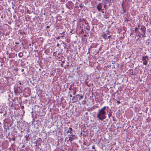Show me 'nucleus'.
Instances as JSON below:
<instances>
[{
	"instance_id": "473e14b6",
	"label": "nucleus",
	"mask_w": 151,
	"mask_h": 151,
	"mask_svg": "<svg viewBox=\"0 0 151 151\" xmlns=\"http://www.w3.org/2000/svg\"><path fill=\"white\" fill-rule=\"evenodd\" d=\"M15 44L17 45H19V42H15Z\"/></svg>"
},
{
	"instance_id": "b1692460",
	"label": "nucleus",
	"mask_w": 151,
	"mask_h": 151,
	"mask_svg": "<svg viewBox=\"0 0 151 151\" xmlns=\"http://www.w3.org/2000/svg\"><path fill=\"white\" fill-rule=\"evenodd\" d=\"M63 42V44L65 45V46H66L67 45V43H65L64 42Z\"/></svg>"
},
{
	"instance_id": "774afa93",
	"label": "nucleus",
	"mask_w": 151,
	"mask_h": 151,
	"mask_svg": "<svg viewBox=\"0 0 151 151\" xmlns=\"http://www.w3.org/2000/svg\"><path fill=\"white\" fill-rule=\"evenodd\" d=\"M94 151H96V150H94Z\"/></svg>"
},
{
	"instance_id": "69168bd1",
	"label": "nucleus",
	"mask_w": 151,
	"mask_h": 151,
	"mask_svg": "<svg viewBox=\"0 0 151 151\" xmlns=\"http://www.w3.org/2000/svg\"><path fill=\"white\" fill-rule=\"evenodd\" d=\"M76 8H77V6H76Z\"/></svg>"
},
{
	"instance_id": "412c9836",
	"label": "nucleus",
	"mask_w": 151,
	"mask_h": 151,
	"mask_svg": "<svg viewBox=\"0 0 151 151\" xmlns=\"http://www.w3.org/2000/svg\"><path fill=\"white\" fill-rule=\"evenodd\" d=\"M145 34H143L142 33V34H140V35H142V37H146V36L145 35Z\"/></svg>"
},
{
	"instance_id": "a878e982",
	"label": "nucleus",
	"mask_w": 151,
	"mask_h": 151,
	"mask_svg": "<svg viewBox=\"0 0 151 151\" xmlns=\"http://www.w3.org/2000/svg\"><path fill=\"white\" fill-rule=\"evenodd\" d=\"M14 70H15L16 72H17L18 70V68H15L14 69Z\"/></svg>"
},
{
	"instance_id": "dca6fc26",
	"label": "nucleus",
	"mask_w": 151,
	"mask_h": 151,
	"mask_svg": "<svg viewBox=\"0 0 151 151\" xmlns=\"http://www.w3.org/2000/svg\"><path fill=\"white\" fill-rule=\"evenodd\" d=\"M29 134H28V135H25V138H26V139L27 141L28 140V138L29 137Z\"/></svg>"
},
{
	"instance_id": "a18cd8bd",
	"label": "nucleus",
	"mask_w": 151,
	"mask_h": 151,
	"mask_svg": "<svg viewBox=\"0 0 151 151\" xmlns=\"http://www.w3.org/2000/svg\"><path fill=\"white\" fill-rule=\"evenodd\" d=\"M65 60H63V62H62V63H65Z\"/></svg>"
},
{
	"instance_id": "f704fd0d",
	"label": "nucleus",
	"mask_w": 151,
	"mask_h": 151,
	"mask_svg": "<svg viewBox=\"0 0 151 151\" xmlns=\"http://www.w3.org/2000/svg\"><path fill=\"white\" fill-rule=\"evenodd\" d=\"M64 49H67V51H68V48L66 47V46H64Z\"/></svg>"
},
{
	"instance_id": "e433bc0d",
	"label": "nucleus",
	"mask_w": 151,
	"mask_h": 151,
	"mask_svg": "<svg viewBox=\"0 0 151 151\" xmlns=\"http://www.w3.org/2000/svg\"><path fill=\"white\" fill-rule=\"evenodd\" d=\"M18 83H19V84L20 85H22V84L20 82V81H19L18 82Z\"/></svg>"
},
{
	"instance_id": "5701e85b",
	"label": "nucleus",
	"mask_w": 151,
	"mask_h": 151,
	"mask_svg": "<svg viewBox=\"0 0 151 151\" xmlns=\"http://www.w3.org/2000/svg\"><path fill=\"white\" fill-rule=\"evenodd\" d=\"M58 57V59L59 60V61L61 60L62 59L61 58L60 56Z\"/></svg>"
},
{
	"instance_id": "680f3d73",
	"label": "nucleus",
	"mask_w": 151,
	"mask_h": 151,
	"mask_svg": "<svg viewBox=\"0 0 151 151\" xmlns=\"http://www.w3.org/2000/svg\"><path fill=\"white\" fill-rule=\"evenodd\" d=\"M23 112H24V110H23Z\"/></svg>"
},
{
	"instance_id": "6e6d98bb",
	"label": "nucleus",
	"mask_w": 151,
	"mask_h": 151,
	"mask_svg": "<svg viewBox=\"0 0 151 151\" xmlns=\"http://www.w3.org/2000/svg\"><path fill=\"white\" fill-rule=\"evenodd\" d=\"M101 12L103 13H104V11H102Z\"/></svg>"
},
{
	"instance_id": "5fc2aeb1",
	"label": "nucleus",
	"mask_w": 151,
	"mask_h": 151,
	"mask_svg": "<svg viewBox=\"0 0 151 151\" xmlns=\"http://www.w3.org/2000/svg\"><path fill=\"white\" fill-rule=\"evenodd\" d=\"M86 29H87L88 30H89V29H88V28H86Z\"/></svg>"
},
{
	"instance_id": "20e7f679",
	"label": "nucleus",
	"mask_w": 151,
	"mask_h": 151,
	"mask_svg": "<svg viewBox=\"0 0 151 151\" xmlns=\"http://www.w3.org/2000/svg\"><path fill=\"white\" fill-rule=\"evenodd\" d=\"M138 27L140 29L143 34H145L146 28L143 25L140 26V25H139L138 26Z\"/></svg>"
},
{
	"instance_id": "de8ad7c7",
	"label": "nucleus",
	"mask_w": 151,
	"mask_h": 151,
	"mask_svg": "<svg viewBox=\"0 0 151 151\" xmlns=\"http://www.w3.org/2000/svg\"><path fill=\"white\" fill-rule=\"evenodd\" d=\"M111 37V36H109L108 37V38H110Z\"/></svg>"
},
{
	"instance_id": "338daca9",
	"label": "nucleus",
	"mask_w": 151,
	"mask_h": 151,
	"mask_svg": "<svg viewBox=\"0 0 151 151\" xmlns=\"http://www.w3.org/2000/svg\"><path fill=\"white\" fill-rule=\"evenodd\" d=\"M139 37H141V36H140V35H139Z\"/></svg>"
},
{
	"instance_id": "39448f33",
	"label": "nucleus",
	"mask_w": 151,
	"mask_h": 151,
	"mask_svg": "<svg viewBox=\"0 0 151 151\" xmlns=\"http://www.w3.org/2000/svg\"><path fill=\"white\" fill-rule=\"evenodd\" d=\"M102 1L103 2V3L107 5L108 3L109 5L108 6L109 7L111 6L110 4L111 3V0H103Z\"/></svg>"
},
{
	"instance_id": "13d9d810",
	"label": "nucleus",
	"mask_w": 151,
	"mask_h": 151,
	"mask_svg": "<svg viewBox=\"0 0 151 151\" xmlns=\"http://www.w3.org/2000/svg\"><path fill=\"white\" fill-rule=\"evenodd\" d=\"M105 18H107V17H105Z\"/></svg>"
},
{
	"instance_id": "aec40b11",
	"label": "nucleus",
	"mask_w": 151,
	"mask_h": 151,
	"mask_svg": "<svg viewBox=\"0 0 151 151\" xmlns=\"http://www.w3.org/2000/svg\"><path fill=\"white\" fill-rule=\"evenodd\" d=\"M84 21L85 22V24H88V22H87L86 19H85L84 20Z\"/></svg>"
},
{
	"instance_id": "e2e57ef3",
	"label": "nucleus",
	"mask_w": 151,
	"mask_h": 151,
	"mask_svg": "<svg viewBox=\"0 0 151 151\" xmlns=\"http://www.w3.org/2000/svg\"><path fill=\"white\" fill-rule=\"evenodd\" d=\"M58 55H60V54H59V53H58Z\"/></svg>"
},
{
	"instance_id": "f257e3e1",
	"label": "nucleus",
	"mask_w": 151,
	"mask_h": 151,
	"mask_svg": "<svg viewBox=\"0 0 151 151\" xmlns=\"http://www.w3.org/2000/svg\"><path fill=\"white\" fill-rule=\"evenodd\" d=\"M109 109L108 106H104L101 109L98 110L97 114V118L101 121L105 119L106 117V115L108 112Z\"/></svg>"
},
{
	"instance_id": "423d86ee",
	"label": "nucleus",
	"mask_w": 151,
	"mask_h": 151,
	"mask_svg": "<svg viewBox=\"0 0 151 151\" xmlns=\"http://www.w3.org/2000/svg\"><path fill=\"white\" fill-rule=\"evenodd\" d=\"M69 129L70 130V134L71 135V136L72 137L74 136L75 135H73V133H72V131L74 132V131L73 130V129H72V128L70 127L69 128Z\"/></svg>"
},
{
	"instance_id": "58836bf2",
	"label": "nucleus",
	"mask_w": 151,
	"mask_h": 151,
	"mask_svg": "<svg viewBox=\"0 0 151 151\" xmlns=\"http://www.w3.org/2000/svg\"><path fill=\"white\" fill-rule=\"evenodd\" d=\"M22 75H23V76H25V73H22Z\"/></svg>"
},
{
	"instance_id": "4d7b16f0",
	"label": "nucleus",
	"mask_w": 151,
	"mask_h": 151,
	"mask_svg": "<svg viewBox=\"0 0 151 151\" xmlns=\"http://www.w3.org/2000/svg\"><path fill=\"white\" fill-rule=\"evenodd\" d=\"M96 46H97V45H96V46H95V47H95V48H96Z\"/></svg>"
},
{
	"instance_id": "c03bdc74",
	"label": "nucleus",
	"mask_w": 151,
	"mask_h": 151,
	"mask_svg": "<svg viewBox=\"0 0 151 151\" xmlns=\"http://www.w3.org/2000/svg\"><path fill=\"white\" fill-rule=\"evenodd\" d=\"M7 129H9V126L8 125L7 126Z\"/></svg>"
},
{
	"instance_id": "37998d69",
	"label": "nucleus",
	"mask_w": 151,
	"mask_h": 151,
	"mask_svg": "<svg viewBox=\"0 0 151 151\" xmlns=\"http://www.w3.org/2000/svg\"><path fill=\"white\" fill-rule=\"evenodd\" d=\"M21 71L22 72H23L24 71V69H22L21 70Z\"/></svg>"
},
{
	"instance_id": "052dcab7",
	"label": "nucleus",
	"mask_w": 151,
	"mask_h": 151,
	"mask_svg": "<svg viewBox=\"0 0 151 151\" xmlns=\"http://www.w3.org/2000/svg\"><path fill=\"white\" fill-rule=\"evenodd\" d=\"M105 18H107V17H105Z\"/></svg>"
},
{
	"instance_id": "c756f323",
	"label": "nucleus",
	"mask_w": 151,
	"mask_h": 151,
	"mask_svg": "<svg viewBox=\"0 0 151 151\" xmlns=\"http://www.w3.org/2000/svg\"><path fill=\"white\" fill-rule=\"evenodd\" d=\"M116 102L118 104L121 103L120 101H117Z\"/></svg>"
},
{
	"instance_id": "f3484780",
	"label": "nucleus",
	"mask_w": 151,
	"mask_h": 151,
	"mask_svg": "<svg viewBox=\"0 0 151 151\" xmlns=\"http://www.w3.org/2000/svg\"><path fill=\"white\" fill-rule=\"evenodd\" d=\"M80 96L79 98V100H81V99H82L83 98V96H82V95H79Z\"/></svg>"
},
{
	"instance_id": "0eeeda50",
	"label": "nucleus",
	"mask_w": 151,
	"mask_h": 151,
	"mask_svg": "<svg viewBox=\"0 0 151 151\" xmlns=\"http://www.w3.org/2000/svg\"><path fill=\"white\" fill-rule=\"evenodd\" d=\"M14 91L16 94H17L18 93H20L19 90L17 88H14Z\"/></svg>"
},
{
	"instance_id": "ddd939ff",
	"label": "nucleus",
	"mask_w": 151,
	"mask_h": 151,
	"mask_svg": "<svg viewBox=\"0 0 151 151\" xmlns=\"http://www.w3.org/2000/svg\"><path fill=\"white\" fill-rule=\"evenodd\" d=\"M79 95V94H77L75 96H73V98L72 99V100H73L74 99H76V100H77V96H78Z\"/></svg>"
},
{
	"instance_id": "09e8293b",
	"label": "nucleus",
	"mask_w": 151,
	"mask_h": 151,
	"mask_svg": "<svg viewBox=\"0 0 151 151\" xmlns=\"http://www.w3.org/2000/svg\"><path fill=\"white\" fill-rule=\"evenodd\" d=\"M83 137H85L86 136V135L84 134H83Z\"/></svg>"
},
{
	"instance_id": "2f4dec72",
	"label": "nucleus",
	"mask_w": 151,
	"mask_h": 151,
	"mask_svg": "<svg viewBox=\"0 0 151 151\" xmlns=\"http://www.w3.org/2000/svg\"><path fill=\"white\" fill-rule=\"evenodd\" d=\"M95 148V145H93V146H92V149H94Z\"/></svg>"
},
{
	"instance_id": "72a5a7b5",
	"label": "nucleus",
	"mask_w": 151,
	"mask_h": 151,
	"mask_svg": "<svg viewBox=\"0 0 151 151\" xmlns=\"http://www.w3.org/2000/svg\"><path fill=\"white\" fill-rule=\"evenodd\" d=\"M67 63H68V64H67V65H66L67 66V67H68L69 66V63H68L67 62Z\"/></svg>"
},
{
	"instance_id": "393cba45",
	"label": "nucleus",
	"mask_w": 151,
	"mask_h": 151,
	"mask_svg": "<svg viewBox=\"0 0 151 151\" xmlns=\"http://www.w3.org/2000/svg\"><path fill=\"white\" fill-rule=\"evenodd\" d=\"M73 86V84H72V85H70V88H69V90H70H70H71V87H72V86Z\"/></svg>"
},
{
	"instance_id": "c9c22d12",
	"label": "nucleus",
	"mask_w": 151,
	"mask_h": 151,
	"mask_svg": "<svg viewBox=\"0 0 151 151\" xmlns=\"http://www.w3.org/2000/svg\"><path fill=\"white\" fill-rule=\"evenodd\" d=\"M60 36L58 37L57 38V39H58V40H59L60 39Z\"/></svg>"
},
{
	"instance_id": "a19ab883",
	"label": "nucleus",
	"mask_w": 151,
	"mask_h": 151,
	"mask_svg": "<svg viewBox=\"0 0 151 151\" xmlns=\"http://www.w3.org/2000/svg\"><path fill=\"white\" fill-rule=\"evenodd\" d=\"M49 27H49V26H47V27H46V28H49Z\"/></svg>"
},
{
	"instance_id": "9b49d317",
	"label": "nucleus",
	"mask_w": 151,
	"mask_h": 151,
	"mask_svg": "<svg viewBox=\"0 0 151 151\" xmlns=\"http://www.w3.org/2000/svg\"><path fill=\"white\" fill-rule=\"evenodd\" d=\"M68 136L69 137H68V138H69L68 140L71 142L73 140V138L72 137H71L70 135H68Z\"/></svg>"
},
{
	"instance_id": "bf43d9fd",
	"label": "nucleus",
	"mask_w": 151,
	"mask_h": 151,
	"mask_svg": "<svg viewBox=\"0 0 151 151\" xmlns=\"http://www.w3.org/2000/svg\"><path fill=\"white\" fill-rule=\"evenodd\" d=\"M105 18H107V17H105Z\"/></svg>"
},
{
	"instance_id": "7c9ffc66",
	"label": "nucleus",
	"mask_w": 151,
	"mask_h": 151,
	"mask_svg": "<svg viewBox=\"0 0 151 151\" xmlns=\"http://www.w3.org/2000/svg\"><path fill=\"white\" fill-rule=\"evenodd\" d=\"M12 139L13 141H15V139L14 137L12 138Z\"/></svg>"
},
{
	"instance_id": "4468645a",
	"label": "nucleus",
	"mask_w": 151,
	"mask_h": 151,
	"mask_svg": "<svg viewBox=\"0 0 151 151\" xmlns=\"http://www.w3.org/2000/svg\"><path fill=\"white\" fill-rule=\"evenodd\" d=\"M129 71H130V74L131 75H134L133 70L132 69H130L129 70Z\"/></svg>"
},
{
	"instance_id": "ea45409f",
	"label": "nucleus",
	"mask_w": 151,
	"mask_h": 151,
	"mask_svg": "<svg viewBox=\"0 0 151 151\" xmlns=\"http://www.w3.org/2000/svg\"><path fill=\"white\" fill-rule=\"evenodd\" d=\"M60 45V44L59 43L57 44V47H58Z\"/></svg>"
},
{
	"instance_id": "cd10ccee",
	"label": "nucleus",
	"mask_w": 151,
	"mask_h": 151,
	"mask_svg": "<svg viewBox=\"0 0 151 151\" xmlns=\"http://www.w3.org/2000/svg\"><path fill=\"white\" fill-rule=\"evenodd\" d=\"M88 82H85V85H86L87 86H88Z\"/></svg>"
},
{
	"instance_id": "7ed1b4c3",
	"label": "nucleus",
	"mask_w": 151,
	"mask_h": 151,
	"mask_svg": "<svg viewBox=\"0 0 151 151\" xmlns=\"http://www.w3.org/2000/svg\"><path fill=\"white\" fill-rule=\"evenodd\" d=\"M103 5L104 4L103 3H100L98 5L96 6V8L99 11L104 10L103 8Z\"/></svg>"
},
{
	"instance_id": "3c124183",
	"label": "nucleus",
	"mask_w": 151,
	"mask_h": 151,
	"mask_svg": "<svg viewBox=\"0 0 151 151\" xmlns=\"http://www.w3.org/2000/svg\"><path fill=\"white\" fill-rule=\"evenodd\" d=\"M83 36L84 37H86L87 35H84Z\"/></svg>"
},
{
	"instance_id": "9d476101",
	"label": "nucleus",
	"mask_w": 151,
	"mask_h": 151,
	"mask_svg": "<svg viewBox=\"0 0 151 151\" xmlns=\"http://www.w3.org/2000/svg\"><path fill=\"white\" fill-rule=\"evenodd\" d=\"M60 37H63L65 35V32H63L62 33H60Z\"/></svg>"
},
{
	"instance_id": "6ab92c4d",
	"label": "nucleus",
	"mask_w": 151,
	"mask_h": 151,
	"mask_svg": "<svg viewBox=\"0 0 151 151\" xmlns=\"http://www.w3.org/2000/svg\"><path fill=\"white\" fill-rule=\"evenodd\" d=\"M122 8L123 9V12L125 13L126 12V10L124 9V7L123 6V5H122Z\"/></svg>"
},
{
	"instance_id": "bb28decb",
	"label": "nucleus",
	"mask_w": 151,
	"mask_h": 151,
	"mask_svg": "<svg viewBox=\"0 0 151 151\" xmlns=\"http://www.w3.org/2000/svg\"><path fill=\"white\" fill-rule=\"evenodd\" d=\"M70 33H72V34H74V33L73 32V30L71 29L70 31Z\"/></svg>"
},
{
	"instance_id": "79ce46f5",
	"label": "nucleus",
	"mask_w": 151,
	"mask_h": 151,
	"mask_svg": "<svg viewBox=\"0 0 151 151\" xmlns=\"http://www.w3.org/2000/svg\"><path fill=\"white\" fill-rule=\"evenodd\" d=\"M69 96L71 97H72V95L71 94H69Z\"/></svg>"
},
{
	"instance_id": "603ef678",
	"label": "nucleus",
	"mask_w": 151,
	"mask_h": 151,
	"mask_svg": "<svg viewBox=\"0 0 151 151\" xmlns=\"http://www.w3.org/2000/svg\"><path fill=\"white\" fill-rule=\"evenodd\" d=\"M9 54V53L8 52H6V54L7 55H8V54Z\"/></svg>"
},
{
	"instance_id": "4be33fe9",
	"label": "nucleus",
	"mask_w": 151,
	"mask_h": 151,
	"mask_svg": "<svg viewBox=\"0 0 151 151\" xmlns=\"http://www.w3.org/2000/svg\"><path fill=\"white\" fill-rule=\"evenodd\" d=\"M112 113H110V114H109L108 115V117L109 118L112 115Z\"/></svg>"
},
{
	"instance_id": "0e129e2a",
	"label": "nucleus",
	"mask_w": 151,
	"mask_h": 151,
	"mask_svg": "<svg viewBox=\"0 0 151 151\" xmlns=\"http://www.w3.org/2000/svg\"><path fill=\"white\" fill-rule=\"evenodd\" d=\"M80 7H82V6H81H81H80Z\"/></svg>"
},
{
	"instance_id": "6e6552de",
	"label": "nucleus",
	"mask_w": 151,
	"mask_h": 151,
	"mask_svg": "<svg viewBox=\"0 0 151 151\" xmlns=\"http://www.w3.org/2000/svg\"><path fill=\"white\" fill-rule=\"evenodd\" d=\"M103 4H104V5L103 6V8L104 10H106L107 9H108V7H109V6H107L106 4H104V3H103Z\"/></svg>"
},
{
	"instance_id": "864d4df0",
	"label": "nucleus",
	"mask_w": 151,
	"mask_h": 151,
	"mask_svg": "<svg viewBox=\"0 0 151 151\" xmlns=\"http://www.w3.org/2000/svg\"><path fill=\"white\" fill-rule=\"evenodd\" d=\"M9 97H10V94H9Z\"/></svg>"
},
{
	"instance_id": "1a4fd4ad",
	"label": "nucleus",
	"mask_w": 151,
	"mask_h": 151,
	"mask_svg": "<svg viewBox=\"0 0 151 151\" xmlns=\"http://www.w3.org/2000/svg\"><path fill=\"white\" fill-rule=\"evenodd\" d=\"M139 28L138 27V28L137 27H135V28L134 31L135 32H137V33H139V34H140V32L138 31V29Z\"/></svg>"
},
{
	"instance_id": "f03ea898",
	"label": "nucleus",
	"mask_w": 151,
	"mask_h": 151,
	"mask_svg": "<svg viewBox=\"0 0 151 151\" xmlns=\"http://www.w3.org/2000/svg\"><path fill=\"white\" fill-rule=\"evenodd\" d=\"M149 60V58L146 55L144 56H142V60L143 61V64L145 65H147L148 62V60Z\"/></svg>"
},
{
	"instance_id": "c85d7f7f",
	"label": "nucleus",
	"mask_w": 151,
	"mask_h": 151,
	"mask_svg": "<svg viewBox=\"0 0 151 151\" xmlns=\"http://www.w3.org/2000/svg\"><path fill=\"white\" fill-rule=\"evenodd\" d=\"M21 109H24V106H21Z\"/></svg>"
},
{
	"instance_id": "a211bd4d",
	"label": "nucleus",
	"mask_w": 151,
	"mask_h": 151,
	"mask_svg": "<svg viewBox=\"0 0 151 151\" xmlns=\"http://www.w3.org/2000/svg\"><path fill=\"white\" fill-rule=\"evenodd\" d=\"M104 38L105 39H108V38H107V36L106 35V34H104Z\"/></svg>"
},
{
	"instance_id": "2eb2a0df",
	"label": "nucleus",
	"mask_w": 151,
	"mask_h": 151,
	"mask_svg": "<svg viewBox=\"0 0 151 151\" xmlns=\"http://www.w3.org/2000/svg\"><path fill=\"white\" fill-rule=\"evenodd\" d=\"M23 55V53L22 52H19L18 54V55H19V57L20 58H21L22 57Z\"/></svg>"
},
{
	"instance_id": "8fccbe9b",
	"label": "nucleus",
	"mask_w": 151,
	"mask_h": 151,
	"mask_svg": "<svg viewBox=\"0 0 151 151\" xmlns=\"http://www.w3.org/2000/svg\"><path fill=\"white\" fill-rule=\"evenodd\" d=\"M55 52H54L53 53V55H54V54H55Z\"/></svg>"
},
{
	"instance_id": "4c0bfd02",
	"label": "nucleus",
	"mask_w": 151,
	"mask_h": 151,
	"mask_svg": "<svg viewBox=\"0 0 151 151\" xmlns=\"http://www.w3.org/2000/svg\"><path fill=\"white\" fill-rule=\"evenodd\" d=\"M70 130L69 129L68 130L67 132H67V133H70Z\"/></svg>"
},
{
	"instance_id": "49530a36",
	"label": "nucleus",
	"mask_w": 151,
	"mask_h": 151,
	"mask_svg": "<svg viewBox=\"0 0 151 151\" xmlns=\"http://www.w3.org/2000/svg\"><path fill=\"white\" fill-rule=\"evenodd\" d=\"M4 129H6V131H7V128H4Z\"/></svg>"
},
{
	"instance_id": "f8f14e48",
	"label": "nucleus",
	"mask_w": 151,
	"mask_h": 151,
	"mask_svg": "<svg viewBox=\"0 0 151 151\" xmlns=\"http://www.w3.org/2000/svg\"><path fill=\"white\" fill-rule=\"evenodd\" d=\"M72 90L73 91V93L74 95H75L76 93V88H73L72 89Z\"/></svg>"
}]
</instances>
